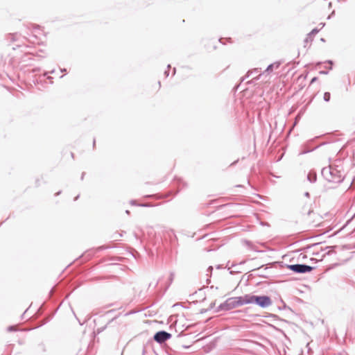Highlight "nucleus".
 <instances>
[{
  "label": "nucleus",
  "instance_id": "obj_2",
  "mask_svg": "<svg viewBox=\"0 0 355 355\" xmlns=\"http://www.w3.org/2000/svg\"><path fill=\"white\" fill-rule=\"evenodd\" d=\"M240 300L239 297L227 298L214 310V313H218L222 311H230L234 308L241 306Z\"/></svg>",
  "mask_w": 355,
  "mask_h": 355
},
{
  "label": "nucleus",
  "instance_id": "obj_9",
  "mask_svg": "<svg viewBox=\"0 0 355 355\" xmlns=\"http://www.w3.org/2000/svg\"><path fill=\"white\" fill-rule=\"evenodd\" d=\"M244 243L251 250H253V251L257 252H262L261 250H259L257 246L256 245H254L250 241L245 240L244 241Z\"/></svg>",
  "mask_w": 355,
  "mask_h": 355
},
{
  "label": "nucleus",
  "instance_id": "obj_37",
  "mask_svg": "<svg viewBox=\"0 0 355 355\" xmlns=\"http://www.w3.org/2000/svg\"><path fill=\"white\" fill-rule=\"evenodd\" d=\"M263 267H264V265L261 266L260 267H258L257 268H254V269L252 270V271L254 272V271H256V270H259L262 269Z\"/></svg>",
  "mask_w": 355,
  "mask_h": 355
},
{
  "label": "nucleus",
  "instance_id": "obj_46",
  "mask_svg": "<svg viewBox=\"0 0 355 355\" xmlns=\"http://www.w3.org/2000/svg\"><path fill=\"white\" fill-rule=\"evenodd\" d=\"M85 175V172H83L82 175H81V177H80V180H83L84 179Z\"/></svg>",
  "mask_w": 355,
  "mask_h": 355
},
{
  "label": "nucleus",
  "instance_id": "obj_64",
  "mask_svg": "<svg viewBox=\"0 0 355 355\" xmlns=\"http://www.w3.org/2000/svg\"><path fill=\"white\" fill-rule=\"evenodd\" d=\"M331 4H332V3H331V2H330V3H329V7H331Z\"/></svg>",
  "mask_w": 355,
  "mask_h": 355
},
{
  "label": "nucleus",
  "instance_id": "obj_63",
  "mask_svg": "<svg viewBox=\"0 0 355 355\" xmlns=\"http://www.w3.org/2000/svg\"><path fill=\"white\" fill-rule=\"evenodd\" d=\"M158 85H159V87L161 86V82L160 81L158 82Z\"/></svg>",
  "mask_w": 355,
  "mask_h": 355
},
{
  "label": "nucleus",
  "instance_id": "obj_48",
  "mask_svg": "<svg viewBox=\"0 0 355 355\" xmlns=\"http://www.w3.org/2000/svg\"><path fill=\"white\" fill-rule=\"evenodd\" d=\"M47 79H49L51 81V83H53V81H52L53 78L51 76H48Z\"/></svg>",
  "mask_w": 355,
  "mask_h": 355
},
{
  "label": "nucleus",
  "instance_id": "obj_19",
  "mask_svg": "<svg viewBox=\"0 0 355 355\" xmlns=\"http://www.w3.org/2000/svg\"><path fill=\"white\" fill-rule=\"evenodd\" d=\"M181 188H179L177 191H174L173 190L168 191L166 195L164 196V198H168L170 196H175L179 191H180Z\"/></svg>",
  "mask_w": 355,
  "mask_h": 355
},
{
  "label": "nucleus",
  "instance_id": "obj_57",
  "mask_svg": "<svg viewBox=\"0 0 355 355\" xmlns=\"http://www.w3.org/2000/svg\"><path fill=\"white\" fill-rule=\"evenodd\" d=\"M125 213H126L127 214H128V215H129L130 212V211H129V210H126V211H125Z\"/></svg>",
  "mask_w": 355,
  "mask_h": 355
},
{
  "label": "nucleus",
  "instance_id": "obj_8",
  "mask_svg": "<svg viewBox=\"0 0 355 355\" xmlns=\"http://www.w3.org/2000/svg\"><path fill=\"white\" fill-rule=\"evenodd\" d=\"M282 61H277L274 63H272V64H270L266 69L265 70L264 72H266V73H270L273 71V69H278L280 65L282 64Z\"/></svg>",
  "mask_w": 355,
  "mask_h": 355
},
{
  "label": "nucleus",
  "instance_id": "obj_16",
  "mask_svg": "<svg viewBox=\"0 0 355 355\" xmlns=\"http://www.w3.org/2000/svg\"><path fill=\"white\" fill-rule=\"evenodd\" d=\"M130 203L132 205H135V206H139V207H150L151 206L149 203L137 204L135 200H131Z\"/></svg>",
  "mask_w": 355,
  "mask_h": 355
},
{
  "label": "nucleus",
  "instance_id": "obj_31",
  "mask_svg": "<svg viewBox=\"0 0 355 355\" xmlns=\"http://www.w3.org/2000/svg\"><path fill=\"white\" fill-rule=\"evenodd\" d=\"M215 304H216L215 302H212L210 304L209 306L207 308L209 309V311L212 309L215 306Z\"/></svg>",
  "mask_w": 355,
  "mask_h": 355
},
{
  "label": "nucleus",
  "instance_id": "obj_25",
  "mask_svg": "<svg viewBox=\"0 0 355 355\" xmlns=\"http://www.w3.org/2000/svg\"><path fill=\"white\" fill-rule=\"evenodd\" d=\"M110 248L111 247L107 246V245H101V246L98 247L96 249V252H99V251H101V250H105V249H108V248Z\"/></svg>",
  "mask_w": 355,
  "mask_h": 355
},
{
  "label": "nucleus",
  "instance_id": "obj_50",
  "mask_svg": "<svg viewBox=\"0 0 355 355\" xmlns=\"http://www.w3.org/2000/svg\"><path fill=\"white\" fill-rule=\"evenodd\" d=\"M245 262H246V261H245V260H243V261H241L239 263V264H240V265H242V264H244Z\"/></svg>",
  "mask_w": 355,
  "mask_h": 355
},
{
  "label": "nucleus",
  "instance_id": "obj_22",
  "mask_svg": "<svg viewBox=\"0 0 355 355\" xmlns=\"http://www.w3.org/2000/svg\"><path fill=\"white\" fill-rule=\"evenodd\" d=\"M282 302L283 303V306H278L279 310L288 309L290 311L293 312V310L289 306H288L282 300Z\"/></svg>",
  "mask_w": 355,
  "mask_h": 355
},
{
  "label": "nucleus",
  "instance_id": "obj_28",
  "mask_svg": "<svg viewBox=\"0 0 355 355\" xmlns=\"http://www.w3.org/2000/svg\"><path fill=\"white\" fill-rule=\"evenodd\" d=\"M325 63H328L329 64H330V66L329 67V70L332 69L333 64H334V62L332 60H328L325 61Z\"/></svg>",
  "mask_w": 355,
  "mask_h": 355
},
{
  "label": "nucleus",
  "instance_id": "obj_27",
  "mask_svg": "<svg viewBox=\"0 0 355 355\" xmlns=\"http://www.w3.org/2000/svg\"><path fill=\"white\" fill-rule=\"evenodd\" d=\"M7 331L9 332L15 331L16 327H15V326L10 325V326L8 327Z\"/></svg>",
  "mask_w": 355,
  "mask_h": 355
},
{
  "label": "nucleus",
  "instance_id": "obj_26",
  "mask_svg": "<svg viewBox=\"0 0 355 355\" xmlns=\"http://www.w3.org/2000/svg\"><path fill=\"white\" fill-rule=\"evenodd\" d=\"M258 72H259V69L257 68H255V69H254L252 71H248L246 77H249L250 74H251V73H258Z\"/></svg>",
  "mask_w": 355,
  "mask_h": 355
},
{
  "label": "nucleus",
  "instance_id": "obj_51",
  "mask_svg": "<svg viewBox=\"0 0 355 355\" xmlns=\"http://www.w3.org/2000/svg\"><path fill=\"white\" fill-rule=\"evenodd\" d=\"M175 72H176V69L175 68H173V76H174L175 74Z\"/></svg>",
  "mask_w": 355,
  "mask_h": 355
},
{
  "label": "nucleus",
  "instance_id": "obj_44",
  "mask_svg": "<svg viewBox=\"0 0 355 355\" xmlns=\"http://www.w3.org/2000/svg\"><path fill=\"white\" fill-rule=\"evenodd\" d=\"M236 272H239V271L230 270V274H231V275H234Z\"/></svg>",
  "mask_w": 355,
  "mask_h": 355
},
{
  "label": "nucleus",
  "instance_id": "obj_60",
  "mask_svg": "<svg viewBox=\"0 0 355 355\" xmlns=\"http://www.w3.org/2000/svg\"><path fill=\"white\" fill-rule=\"evenodd\" d=\"M320 40H321L322 42H325V40H324V38H321V39H320Z\"/></svg>",
  "mask_w": 355,
  "mask_h": 355
},
{
  "label": "nucleus",
  "instance_id": "obj_54",
  "mask_svg": "<svg viewBox=\"0 0 355 355\" xmlns=\"http://www.w3.org/2000/svg\"><path fill=\"white\" fill-rule=\"evenodd\" d=\"M61 193V191H59L58 192H57L55 196H59L60 194Z\"/></svg>",
  "mask_w": 355,
  "mask_h": 355
},
{
  "label": "nucleus",
  "instance_id": "obj_3",
  "mask_svg": "<svg viewBox=\"0 0 355 355\" xmlns=\"http://www.w3.org/2000/svg\"><path fill=\"white\" fill-rule=\"evenodd\" d=\"M286 268L296 274L309 273L315 268L305 263L287 264Z\"/></svg>",
  "mask_w": 355,
  "mask_h": 355
},
{
  "label": "nucleus",
  "instance_id": "obj_34",
  "mask_svg": "<svg viewBox=\"0 0 355 355\" xmlns=\"http://www.w3.org/2000/svg\"><path fill=\"white\" fill-rule=\"evenodd\" d=\"M208 311H209V309H202L200 310V313L203 314V313H207Z\"/></svg>",
  "mask_w": 355,
  "mask_h": 355
},
{
  "label": "nucleus",
  "instance_id": "obj_53",
  "mask_svg": "<svg viewBox=\"0 0 355 355\" xmlns=\"http://www.w3.org/2000/svg\"><path fill=\"white\" fill-rule=\"evenodd\" d=\"M40 71L39 68H35V69H33L34 72H36V71Z\"/></svg>",
  "mask_w": 355,
  "mask_h": 355
},
{
  "label": "nucleus",
  "instance_id": "obj_59",
  "mask_svg": "<svg viewBox=\"0 0 355 355\" xmlns=\"http://www.w3.org/2000/svg\"><path fill=\"white\" fill-rule=\"evenodd\" d=\"M268 270V267H265V268H263V271H266V270Z\"/></svg>",
  "mask_w": 355,
  "mask_h": 355
},
{
  "label": "nucleus",
  "instance_id": "obj_7",
  "mask_svg": "<svg viewBox=\"0 0 355 355\" xmlns=\"http://www.w3.org/2000/svg\"><path fill=\"white\" fill-rule=\"evenodd\" d=\"M336 247V246H326L325 248L320 247V250L317 252H313V254L318 255L320 251L323 252L325 251L326 250H328V251L325 252V253L322 255V257H325L326 255H331L334 252L333 249L335 248Z\"/></svg>",
  "mask_w": 355,
  "mask_h": 355
},
{
  "label": "nucleus",
  "instance_id": "obj_61",
  "mask_svg": "<svg viewBox=\"0 0 355 355\" xmlns=\"http://www.w3.org/2000/svg\"><path fill=\"white\" fill-rule=\"evenodd\" d=\"M235 266H236V264H235V263H232V266H231V267H234Z\"/></svg>",
  "mask_w": 355,
  "mask_h": 355
},
{
  "label": "nucleus",
  "instance_id": "obj_11",
  "mask_svg": "<svg viewBox=\"0 0 355 355\" xmlns=\"http://www.w3.org/2000/svg\"><path fill=\"white\" fill-rule=\"evenodd\" d=\"M264 317H266L267 318H271L272 321L281 320V321L287 322V320H284V319H281L277 315H275V314H273V313H268Z\"/></svg>",
  "mask_w": 355,
  "mask_h": 355
},
{
  "label": "nucleus",
  "instance_id": "obj_6",
  "mask_svg": "<svg viewBox=\"0 0 355 355\" xmlns=\"http://www.w3.org/2000/svg\"><path fill=\"white\" fill-rule=\"evenodd\" d=\"M254 295L253 294H245L243 296H239L241 305L254 304Z\"/></svg>",
  "mask_w": 355,
  "mask_h": 355
},
{
  "label": "nucleus",
  "instance_id": "obj_20",
  "mask_svg": "<svg viewBox=\"0 0 355 355\" xmlns=\"http://www.w3.org/2000/svg\"><path fill=\"white\" fill-rule=\"evenodd\" d=\"M323 99L326 102H329L331 99V94L329 92H326L324 93Z\"/></svg>",
  "mask_w": 355,
  "mask_h": 355
},
{
  "label": "nucleus",
  "instance_id": "obj_36",
  "mask_svg": "<svg viewBox=\"0 0 355 355\" xmlns=\"http://www.w3.org/2000/svg\"><path fill=\"white\" fill-rule=\"evenodd\" d=\"M257 275L260 277H264V278L267 277V275H266L264 273H258V274H257Z\"/></svg>",
  "mask_w": 355,
  "mask_h": 355
},
{
  "label": "nucleus",
  "instance_id": "obj_10",
  "mask_svg": "<svg viewBox=\"0 0 355 355\" xmlns=\"http://www.w3.org/2000/svg\"><path fill=\"white\" fill-rule=\"evenodd\" d=\"M319 29L317 28H313L307 35V37L304 40V42H311L313 40V37L319 32Z\"/></svg>",
  "mask_w": 355,
  "mask_h": 355
},
{
  "label": "nucleus",
  "instance_id": "obj_41",
  "mask_svg": "<svg viewBox=\"0 0 355 355\" xmlns=\"http://www.w3.org/2000/svg\"><path fill=\"white\" fill-rule=\"evenodd\" d=\"M182 347L183 349H189V348L191 347V345H183L182 346Z\"/></svg>",
  "mask_w": 355,
  "mask_h": 355
},
{
  "label": "nucleus",
  "instance_id": "obj_39",
  "mask_svg": "<svg viewBox=\"0 0 355 355\" xmlns=\"http://www.w3.org/2000/svg\"><path fill=\"white\" fill-rule=\"evenodd\" d=\"M350 187H353L355 189V178H354L353 181L352 182Z\"/></svg>",
  "mask_w": 355,
  "mask_h": 355
},
{
  "label": "nucleus",
  "instance_id": "obj_17",
  "mask_svg": "<svg viewBox=\"0 0 355 355\" xmlns=\"http://www.w3.org/2000/svg\"><path fill=\"white\" fill-rule=\"evenodd\" d=\"M17 33H10L7 37V40L13 42L17 40Z\"/></svg>",
  "mask_w": 355,
  "mask_h": 355
},
{
  "label": "nucleus",
  "instance_id": "obj_5",
  "mask_svg": "<svg viewBox=\"0 0 355 355\" xmlns=\"http://www.w3.org/2000/svg\"><path fill=\"white\" fill-rule=\"evenodd\" d=\"M172 337L171 334L164 331L161 330L156 332L153 336V339L157 343L162 345L166 341L169 340Z\"/></svg>",
  "mask_w": 355,
  "mask_h": 355
},
{
  "label": "nucleus",
  "instance_id": "obj_21",
  "mask_svg": "<svg viewBox=\"0 0 355 355\" xmlns=\"http://www.w3.org/2000/svg\"><path fill=\"white\" fill-rule=\"evenodd\" d=\"M175 273L173 272H171L168 277V285L167 288L172 284L174 279Z\"/></svg>",
  "mask_w": 355,
  "mask_h": 355
},
{
  "label": "nucleus",
  "instance_id": "obj_35",
  "mask_svg": "<svg viewBox=\"0 0 355 355\" xmlns=\"http://www.w3.org/2000/svg\"><path fill=\"white\" fill-rule=\"evenodd\" d=\"M317 80H318V77L315 76V77H313V78L311 79L310 84H313V83H314L315 82H316Z\"/></svg>",
  "mask_w": 355,
  "mask_h": 355
},
{
  "label": "nucleus",
  "instance_id": "obj_49",
  "mask_svg": "<svg viewBox=\"0 0 355 355\" xmlns=\"http://www.w3.org/2000/svg\"><path fill=\"white\" fill-rule=\"evenodd\" d=\"M80 197V195H78L77 196H76L73 199L74 201H76Z\"/></svg>",
  "mask_w": 355,
  "mask_h": 355
},
{
  "label": "nucleus",
  "instance_id": "obj_15",
  "mask_svg": "<svg viewBox=\"0 0 355 355\" xmlns=\"http://www.w3.org/2000/svg\"><path fill=\"white\" fill-rule=\"evenodd\" d=\"M116 318V317H114V318H112L111 320H110L107 322V324L105 326H103L102 327H100V328H98L97 330H96L97 333L100 334V333L103 332L106 329L107 325H109L110 323H112Z\"/></svg>",
  "mask_w": 355,
  "mask_h": 355
},
{
  "label": "nucleus",
  "instance_id": "obj_13",
  "mask_svg": "<svg viewBox=\"0 0 355 355\" xmlns=\"http://www.w3.org/2000/svg\"><path fill=\"white\" fill-rule=\"evenodd\" d=\"M326 143H322L320 145V146L322 145H324ZM318 147H319V146L314 147L313 148H308V145H306L304 146V149L301 152V154H306V153H310V152L314 150L315 149L318 148Z\"/></svg>",
  "mask_w": 355,
  "mask_h": 355
},
{
  "label": "nucleus",
  "instance_id": "obj_42",
  "mask_svg": "<svg viewBox=\"0 0 355 355\" xmlns=\"http://www.w3.org/2000/svg\"><path fill=\"white\" fill-rule=\"evenodd\" d=\"M304 195L306 198H310V193L308 191H306Z\"/></svg>",
  "mask_w": 355,
  "mask_h": 355
},
{
  "label": "nucleus",
  "instance_id": "obj_62",
  "mask_svg": "<svg viewBox=\"0 0 355 355\" xmlns=\"http://www.w3.org/2000/svg\"><path fill=\"white\" fill-rule=\"evenodd\" d=\"M66 69H61V71H66Z\"/></svg>",
  "mask_w": 355,
  "mask_h": 355
},
{
  "label": "nucleus",
  "instance_id": "obj_58",
  "mask_svg": "<svg viewBox=\"0 0 355 355\" xmlns=\"http://www.w3.org/2000/svg\"><path fill=\"white\" fill-rule=\"evenodd\" d=\"M261 75V74H259V75L257 77H256L254 79H256V80H259V76H260Z\"/></svg>",
  "mask_w": 355,
  "mask_h": 355
},
{
  "label": "nucleus",
  "instance_id": "obj_55",
  "mask_svg": "<svg viewBox=\"0 0 355 355\" xmlns=\"http://www.w3.org/2000/svg\"><path fill=\"white\" fill-rule=\"evenodd\" d=\"M312 211V210L309 209L307 212V215H310Z\"/></svg>",
  "mask_w": 355,
  "mask_h": 355
},
{
  "label": "nucleus",
  "instance_id": "obj_32",
  "mask_svg": "<svg viewBox=\"0 0 355 355\" xmlns=\"http://www.w3.org/2000/svg\"><path fill=\"white\" fill-rule=\"evenodd\" d=\"M319 73L322 75H327L329 73V71L326 70H321L319 71Z\"/></svg>",
  "mask_w": 355,
  "mask_h": 355
},
{
  "label": "nucleus",
  "instance_id": "obj_40",
  "mask_svg": "<svg viewBox=\"0 0 355 355\" xmlns=\"http://www.w3.org/2000/svg\"><path fill=\"white\" fill-rule=\"evenodd\" d=\"M54 72H55V70H52V71H49L50 73H53ZM48 73H49V72H45L43 75L44 77L46 76Z\"/></svg>",
  "mask_w": 355,
  "mask_h": 355
},
{
  "label": "nucleus",
  "instance_id": "obj_4",
  "mask_svg": "<svg viewBox=\"0 0 355 355\" xmlns=\"http://www.w3.org/2000/svg\"><path fill=\"white\" fill-rule=\"evenodd\" d=\"M272 303V301L270 296L262 295H256L254 297V304L259 306L262 309H265L270 306Z\"/></svg>",
  "mask_w": 355,
  "mask_h": 355
},
{
  "label": "nucleus",
  "instance_id": "obj_24",
  "mask_svg": "<svg viewBox=\"0 0 355 355\" xmlns=\"http://www.w3.org/2000/svg\"><path fill=\"white\" fill-rule=\"evenodd\" d=\"M124 259L122 257H113L110 259L113 261H122Z\"/></svg>",
  "mask_w": 355,
  "mask_h": 355
},
{
  "label": "nucleus",
  "instance_id": "obj_47",
  "mask_svg": "<svg viewBox=\"0 0 355 355\" xmlns=\"http://www.w3.org/2000/svg\"><path fill=\"white\" fill-rule=\"evenodd\" d=\"M96 147V139H94L93 140V148L94 149Z\"/></svg>",
  "mask_w": 355,
  "mask_h": 355
},
{
  "label": "nucleus",
  "instance_id": "obj_30",
  "mask_svg": "<svg viewBox=\"0 0 355 355\" xmlns=\"http://www.w3.org/2000/svg\"><path fill=\"white\" fill-rule=\"evenodd\" d=\"M254 277V275L250 273L247 276L246 282H249L250 279H252Z\"/></svg>",
  "mask_w": 355,
  "mask_h": 355
},
{
  "label": "nucleus",
  "instance_id": "obj_29",
  "mask_svg": "<svg viewBox=\"0 0 355 355\" xmlns=\"http://www.w3.org/2000/svg\"><path fill=\"white\" fill-rule=\"evenodd\" d=\"M213 267L212 266H209L207 270V272H208L207 274L209 275H211V273H212V271H213Z\"/></svg>",
  "mask_w": 355,
  "mask_h": 355
},
{
  "label": "nucleus",
  "instance_id": "obj_12",
  "mask_svg": "<svg viewBox=\"0 0 355 355\" xmlns=\"http://www.w3.org/2000/svg\"><path fill=\"white\" fill-rule=\"evenodd\" d=\"M36 351L39 353H44L46 351L45 344L43 342L39 343L36 347Z\"/></svg>",
  "mask_w": 355,
  "mask_h": 355
},
{
  "label": "nucleus",
  "instance_id": "obj_33",
  "mask_svg": "<svg viewBox=\"0 0 355 355\" xmlns=\"http://www.w3.org/2000/svg\"><path fill=\"white\" fill-rule=\"evenodd\" d=\"M207 275L208 276L207 280H206V282L207 284H209L210 282H211V275H209V274H207Z\"/></svg>",
  "mask_w": 355,
  "mask_h": 355
},
{
  "label": "nucleus",
  "instance_id": "obj_45",
  "mask_svg": "<svg viewBox=\"0 0 355 355\" xmlns=\"http://www.w3.org/2000/svg\"><path fill=\"white\" fill-rule=\"evenodd\" d=\"M216 269H221V268H223V266H222V265L218 264V265H217V266H216Z\"/></svg>",
  "mask_w": 355,
  "mask_h": 355
},
{
  "label": "nucleus",
  "instance_id": "obj_1",
  "mask_svg": "<svg viewBox=\"0 0 355 355\" xmlns=\"http://www.w3.org/2000/svg\"><path fill=\"white\" fill-rule=\"evenodd\" d=\"M323 178L329 182L342 183L345 180L344 171L339 166L324 167L321 171Z\"/></svg>",
  "mask_w": 355,
  "mask_h": 355
},
{
  "label": "nucleus",
  "instance_id": "obj_56",
  "mask_svg": "<svg viewBox=\"0 0 355 355\" xmlns=\"http://www.w3.org/2000/svg\"><path fill=\"white\" fill-rule=\"evenodd\" d=\"M170 68H171V64H168V65H167V69H166V70H168V71H169Z\"/></svg>",
  "mask_w": 355,
  "mask_h": 355
},
{
  "label": "nucleus",
  "instance_id": "obj_18",
  "mask_svg": "<svg viewBox=\"0 0 355 355\" xmlns=\"http://www.w3.org/2000/svg\"><path fill=\"white\" fill-rule=\"evenodd\" d=\"M174 184H177L179 187H180L181 184H182V188L187 186V184L184 182H183V180L181 178H175L174 179Z\"/></svg>",
  "mask_w": 355,
  "mask_h": 355
},
{
  "label": "nucleus",
  "instance_id": "obj_43",
  "mask_svg": "<svg viewBox=\"0 0 355 355\" xmlns=\"http://www.w3.org/2000/svg\"><path fill=\"white\" fill-rule=\"evenodd\" d=\"M168 75H169V71H168V70H166V71H164V76H165L166 77H168Z\"/></svg>",
  "mask_w": 355,
  "mask_h": 355
},
{
  "label": "nucleus",
  "instance_id": "obj_52",
  "mask_svg": "<svg viewBox=\"0 0 355 355\" xmlns=\"http://www.w3.org/2000/svg\"><path fill=\"white\" fill-rule=\"evenodd\" d=\"M322 64V62H319L316 64V66L317 67H320V65Z\"/></svg>",
  "mask_w": 355,
  "mask_h": 355
},
{
  "label": "nucleus",
  "instance_id": "obj_23",
  "mask_svg": "<svg viewBox=\"0 0 355 355\" xmlns=\"http://www.w3.org/2000/svg\"><path fill=\"white\" fill-rule=\"evenodd\" d=\"M320 243H314V244H311V245H307L306 246L305 248L301 249L300 250H303V251H306V250L308 249H310L311 248H313V247H317L318 245H319Z\"/></svg>",
  "mask_w": 355,
  "mask_h": 355
},
{
  "label": "nucleus",
  "instance_id": "obj_38",
  "mask_svg": "<svg viewBox=\"0 0 355 355\" xmlns=\"http://www.w3.org/2000/svg\"><path fill=\"white\" fill-rule=\"evenodd\" d=\"M268 325L273 328L274 329L277 330V331H281L279 329L277 328L275 326L272 325V324H268Z\"/></svg>",
  "mask_w": 355,
  "mask_h": 355
},
{
  "label": "nucleus",
  "instance_id": "obj_14",
  "mask_svg": "<svg viewBox=\"0 0 355 355\" xmlns=\"http://www.w3.org/2000/svg\"><path fill=\"white\" fill-rule=\"evenodd\" d=\"M307 180L311 182V183H314L316 182L317 180V175L315 173H312L311 172L309 173V174L307 175Z\"/></svg>",
  "mask_w": 355,
  "mask_h": 355
}]
</instances>
